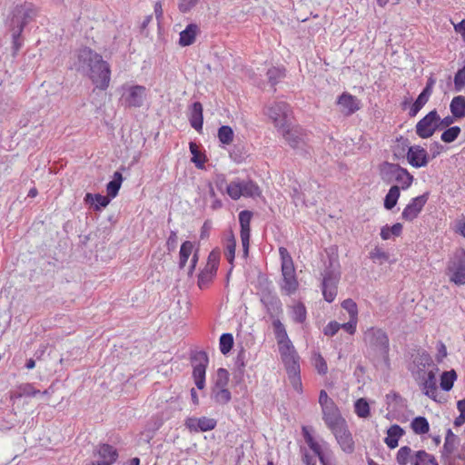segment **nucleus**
<instances>
[{
	"mask_svg": "<svg viewBox=\"0 0 465 465\" xmlns=\"http://www.w3.org/2000/svg\"><path fill=\"white\" fill-rule=\"evenodd\" d=\"M436 115L437 110L433 109L416 124L415 132L420 138L428 139L431 137L437 131H440Z\"/></svg>",
	"mask_w": 465,
	"mask_h": 465,
	"instance_id": "nucleus-14",
	"label": "nucleus"
},
{
	"mask_svg": "<svg viewBox=\"0 0 465 465\" xmlns=\"http://www.w3.org/2000/svg\"><path fill=\"white\" fill-rule=\"evenodd\" d=\"M282 360L293 390L302 393V382L301 379L300 357L296 351H283Z\"/></svg>",
	"mask_w": 465,
	"mask_h": 465,
	"instance_id": "nucleus-8",
	"label": "nucleus"
},
{
	"mask_svg": "<svg viewBox=\"0 0 465 465\" xmlns=\"http://www.w3.org/2000/svg\"><path fill=\"white\" fill-rule=\"evenodd\" d=\"M305 442L313 453L318 457L322 465H335L324 453L321 444L312 437L306 428L302 429Z\"/></svg>",
	"mask_w": 465,
	"mask_h": 465,
	"instance_id": "nucleus-24",
	"label": "nucleus"
},
{
	"mask_svg": "<svg viewBox=\"0 0 465 465\" xmlns=\"http://www.w3.org/2000/svg\"><path fill=\"white\" fill-rule=\"evenodd\" d=\"M451 272L450 276V282H454L456 285H463L465 284V265L460 267H454L451 270H449Z\"/></svg>",
	"mask_w": 465,
	"mask_h": 465,
	"instance_id": "nucleus-54",
	"label": "nucleus"
},
{
	"mask_svg": "<svg viewBox=\"0 0 465 465\" xmlns=\"http://www.w3.org/2000/svg\"><path fill=\"white\" fill-rule=\"evenodd\" d=\"M336 105L343 116H351L361 108V100L348 92L341 93L336 100Z\"/></svg>",
	"mask_w": 465,
	"mask_h": 465,
	"instance_id": "nucleus-18",
	"label": "nucleus"
},
{
	"mask_svg": "<svg viewBox=\"0 0 465 465\" xmlns=\"http://www.w3.org/2000/svg\"><path fill=\"white\" fill-rule=\"evenodd\" d=\"M411 428L415 434L423 435L430 431V424L425 417H416L411 422Z\"/></svg>",
	"mask_w": 465,
	"mask_h": 465,
	"instance_id": "nucleus-44",
	"label": "nucleus"
},
{
	"mask_svg": "<svg viewBox=\"0 0 465 465\" xmlns=\"http://www.w3.org/2000/svg\"><path fill=\"white\" fill-rule=\"evenodd\" d=\"M220 259H221V251L218 247H215L208 254L206 265L218 270Z\"/></svg>",
	"mask_w": 465,
	"mask_h": 465,
	"instance_id": "nucleus-57",
	"label": "nucleus"
},
{
	"mask_svg": "<svg viewBox=\"0 0 465 465\" xmlns=\"http://www.w3.org/2000/svg\"><path fill=\"white\" fill-rule=\"evenodd\" d=\"M378 169L381 179L385 183L396 182L403 191L409 189L414 181V176L397 163L384 161L379 164Z\"/></svg>",
	"mask_w": 465,
	"mask_h": 465,
	"instance_id": "nucleus-4",
	"label": "nucleus"
},
{
	"mask_svg": "<svg viewBox=\"0 0 465 465\" xmlns=\"http://www.w3.org/2000/svg\"><path fill=\"white\" fill-rule=\"evenodd\" d=\"M272 320L274 335L277 340L279 349H294L291 340L288 337L286 329L279 318H274Z\"/></svg>",
	"mask_w": 465,
	"mask_h": 465,
	"instance_id": "nucleus-25",
	"label": "nucleus"
},
{
	"mask_svg": "<svg viewBox=\"0 0 465 465\" xmlns=\"http://www.w3.org/2000/svg\"><path fill=\"white\" fill-rule=\"evenodd\" d=\"M437 124H439V127H440V131L445 129V128H449V127H451V124L456 121L458 120L459 118L458 117H455L454 114H451V115H447L443 118H441L439 114V113L437 112Z\"/></svg>",
	"mask_w": 465,
	"mask_h": 465,
	"instance_id": "nucleus-60",
	"label": "nucleus"
},
{
	"mask_svg": "<svg viewBox=\"0 0 465 465\" xmlns=\"http://www.w3.org/2000/svg\"><path fill=\"white\" fill-rule=\"evenodd\" d=\"M430 193L429 191L418 195L409 202V203L403 209L401 218L403 221L412 223L419 217L422 212L424 206L430 199Z\"/></svg>",
	"mask_w": 465,
	"mask_h": 465,
	"instance_id": "nucleus-13",
	"label": "nucleus"
},
{
	"mask_svg": "<svg viewBox=\"0 0 465 465\" xmlns=\"http://www.w3.org/2000/svg\"><path fill=\"white\" fill-rule=\"evenodd\" d=\"M450 111L455 117L462 119L465 117V96H454L450 104Z\"/></svg>",
	"mask_w": 465,
	"mask_h": 465,
	"instance_id": "nucleus-39",
	"label": "nucleus"
},
{
	"mask_svg": "<svg viewBox=\"0 0 465 465\" xmlns=\"http://www.w3.org/2000/svg\"><path fill=\"white\" fill-rule=\"evenodd\" d=\"M260 302L271 319L279 318L282 313V303L273 290L272 282L265 276L258 277Z\"/></svg>",
	"mask_w": 465,
	"mask_h": 465,
	"instance_id": "nucleus-6",
	"label": "nucleus"
},
{
	"mask_svg": "<svg viewBox=\"0 0 465 465\" xmlns=\"http://www.w3.org/2000/svg\"><path fill=\"white\" fill-rule=\"evenodd\" d=\"M289 104L285 102H276L267 109V115L272 121L278 133L284 129L288 124Z\"/></svg>",
	"mask_w": 465,
	"mask_h": 465,
	"instance_id": "nucleus-15",
	"label": "nucleus"
},
{
	"mask_svg": "<svg viewBox=\"0 0 465 465\" xmlns=\"http://www.w3.org/2000/svg\"><path fill=\"white\" fill-rule=\"evenodd\" d=\"M217 137L223 145H229L233 142V129L230 125H222L218 128Z\"/></svg>",
	"mask_w": 465,
	"mask_h": 465,
	"instance_id": "nucleus-45",
	"label": "nucleus"
},
{
	"mask_svg": "<svg viewBox=\"0 0 465 465\" xmlns=\"http://www.w3.org/2000/svg\"><path fill=\"white\" fill-rule=\"evenodd\" d=\"M124 181L123 174L120 171L114 172L113 179L106 184V196L112 201L119 193Z\"/></svg>",
	"mask_w": 465,
	"mask_h": 465,
	"instance_id": "nucleus-34",
	"label": "nucleus"
},
{
	"mask_svg": "<svg viewBox=\"0 0 465 465\" xmlns=\"http://www.w3.org/2000/svg\"><path fill=\"white\" fill-rule=\"evenodd\" d=\"M191 363L195 386L199 390H203L205 387L206 369L209 364V358L205 351H195L191 356Z\"/></svg>",
	"mask_w": 465,
	"mask_h": 465,
	"instance_id": "nucleus-10",
	"label": "nucleus"
},
{
	"mask_svg": "<svg viewBox=\"0 0 465 465\" xmlns=\"http://www.w3.org/2000/svg\"><path fill=\"white\" fill-rule=\"evenodd\" d=\"M241 189L242 192L243 197L248 198H256L262 196V190L259 187V185L252 181V179H249L247 181L241 180Z\"/></svg>",
	"mask_w": 465,
	"mask_h": 465,
	"instance_id": "nucleus-37",
	"label": "nucleus"
},
{
	"mask_svg": "<svg viewBox=\"0 0 465 465\" xmlns=\"http://www.w3.org/2000/svg\"><path fill=\"white\" fill-rule=\"evenodd\" d=\"M411 357L412 361L409 365V370L414 380L420 378L423 374L422 372L426 373L430 370L433 371L439 368L432 358L425 351H422L421 353L418 352Z\"/></svg>",
	"mask_w": 465,
	"mask_h": 465,
	"instance_id": "nucleus-12",
	"label": "nucleus"
},
{
	"mask_svg": "<svg viewBox=\"0 0 465 465\" xmlns=\"http://www.w3.org/2000/svg\"><path fill=\"white\" fill-rule=\"evenodd\" d=\"M341 306L349 313L351 319L358 320V306L357 303L352 299H345L341 303Z\"/></svg>",
	"mask_w": 465,
	"mask_h": 465,
	"instance_id": "nucleus-55",
	"label": "nucleus"
},
{
	"mask_svg": "<svg viewBox=\"0 0 465 465\" xmlns=\"http://www.w3.org/2000/svg\"><path fill=\"white\" fill-rule=\"evenodd\" d=\"M188 120L190 125L201 133L203 126V106L201 102L195 101L188 106Z\"/></svg>",
	"mask_w": 465,
	"mask_h": 465,
	"instance_id": "nucleus-23",
	"label": "nucleus"
},
{
	"mask_svg": "<svg viewBox=\"0 0 465 465\" xmlns=\"http://www.w3.org/2000/svg\"><path fill=\"white\" fill-rule=\"evenodd\" d=\"M319 404L322 409V420L334 436L340 448L346 453H352L355 450V442L347 421L337 404L324 390L320 391Z\"/></svg>",
	"mask_w": 465,
	"mask_h": 465,
	"instance_id": "nucleus-2",
	"label": "nucleus"
},
{
	"mask_svg": "<svg viewBox=\"0 0 465 465\" xmlns=\"http://www.w3.org/2000/svg\"><path fill=\"white\" fill-rule=\"evenodd\" d=\"M282 262V280L280 282L281 291L290 296L295 293L299 288L292 258L285 247L279 248Z\"/></svg>",
	"mask_w": 465,
	"mask_h": 465,
	"instance_id": "nucleus-7",
	"label": "nucleus"
},
{
	"mask_svg": "<svg viewBox=\"0 0 465 465\" xmlns=\"http://www.w3.org/2000/svg\"><path fill=\"white\" fill-rule=\"evenodd\" d=\"M456 380L457 373L454 370L443 371L440 379V386L441 390L445 391H450L452 389Z\"/></svg>",
	"mask_w": 465,
	"mask_h": 465,
	"instance_id": "nucleus-46",
	"label": "nucleus"
},
{
	"mask_svg": "<svg viewBox=\"0 0 465 465\" xmlns=\"http://www.w3.org/2000/svg\"><path fill=\"white\" fill-rule=\"evenodd\" d=\"M235 250H236V239L234 232L232 229L227 231V235L224 240V256L227 262L234 266V259H235ZM232 268L230 269L228 275L230 274Z\"/></svg>",
	"mask_w": 465,
	"mask_h": 465,
	"instance_id": "nucleus-28",
	"label": "nucleus"
},
{
	"mask_svg": "<svg viewBox=\"0 0 465 465\" xmlns=\"http://www.w3.org/2000/svg\"><path fill=\"white\" fill-rule=\"evenodd\" d=\"M247 156V150L242 143L234 144L232 149L230 151V157L236 163L244 162Z\"/></svg>",
	"mask_w": 465,
	"mask_h": 465,
	"instance_id": "nucleus-48",
	"label": "nucleus"
},
{
	"mask_svg": "<svg viewBox=\"0 0 465 465\" xmlns=\"http://www.w3.org/2000/svg\"><path fill=\"white\" fill-rule=\"evenodd\" d=\"M354 411L359 418L366 419L371 415V409L364 398L358 399L354 403Z\"/></svg>",
	"mask_w": 465,
	"mask_h": 465,
	"instance_id": "nucleus-51",
	"label": "nucleus"
},
{
	"mask_svg": "<svg viewBox=\"0 0 465 465\" xmlns=\"http://www.w3.org/2000/svg\"><path fill=\"white\" fill-rule=\"evenodd\" d=\"M465 266V249L458 248L454 252L453 258L448 263V270H451L454 267Z\"/></svg>",
	"mask_w": 465,
	"mask_h": 465,
	"instance_id": "nucleus-53",
	"label": "nucleus"
},
{
	"mask_svg": "<svg viewBox=\"0 0 465 465\" xmlns=\"http://www.w3.org/2000/svg\"><path fill=\"white\" fill-rule=\"evenodd\" d=\"M322 281L325 282H340L341 272L338 256L334 253L328 254V261L324 262V270L322 273Z\"/></svg>",
	"mask_w": 465,
	"mask_h": 465,
	"instance_id": "nucleus-22",
	"label": "nucleus"
},
{
	"mask_svg": "<svg viewBox=\"0 0 465 465\" xmlns=\"http://www.w3.org/2000/svg\"><path fill=\"white\" fill-rule=\"evenodd\" d=\"M217 271V269L209 267L207 265H205L203 269L200 270L199 273L197 274V286L199 289L204 290L207 288L215 278Z\"/></svg>",
	"mask_w": 465,
	"mask_h": 465,
	"instance_id": "nucleus-32",
	"label": "nucleus"
},
{
	"mask_svg": "<svg viewBox=\"0 0 465 465\" xmlns=\"http://www.w3.org/2000/svg\"><path fill=\"white\" fill-rule=\"evenodd\" d=\"M177 233H178L177 231L170 232L169 237L167 238L166 244H165L166 249L169 252H174L177 247V242H178Z\"/></svg>",
	"mask_w": 465,
	"mask_h": 465,
	"instance_id": "nucleus-63",
	"label": "nucleus"
},
{
	"mask_svg": "<svg viewBox=\"0 0 465 465\" xmlns=\"http://www.w3.org/2000/svg\"><path fill=\"white\" fill-rule=\"evenodd\" d=\"M184 425L190 432H206L214 430L217 426V420L213 418L202 416L200 418L188 417L184 420Z\"/></svg>",
	"mask_w": 465,
	"mask_h": 465,
	"instance_id": "nucleus-20",
	"label": "nucleus"
},
{
	"mask_svg": "<svg viewBox=\"0 0 465 465\" xmlns=\"http://www.w3.org/2000/svg\"><path fill=\"white\" fill-rule=\"evenodd\" d=\"M407 162L414 168H421L428 165L430 161L429 153L420 145L409 147L406 154Z\"/></svg>",
	"mask_w": 465,
	"mask_h": 465,
	"instance_id": "nucleus-21",
	"label": "nucleus"
},
{
	"mask_svg": "<svg viewBox=\"0 0 465 465\" xmlns=\"http://www.w3.org/2000/svg\"><path fill=\"white\" fill-rule=\"evenodd\" d=\"M430 94L421 91L416 100L411 104L409 116L415 117L422 107L427 104L430 97Z\"/></svg>",
	"mask_w": 465,
	"mask_h": 465,
	"instance_id": "nucleus-41",
	"label": "nucleus"
},
{
	"mask_svg": "<svg viewBox=\"0 0 465 465\" xmlns=\"http://www.w3.org/2000/svg\"><path fill=\"white\" fill-rule=\"evenodd\" d=\"M414 453L409 446L401 447L396 454V461L399 465H412Z\"/></svg>",
	"mask_w": 465,
	"mask_h": 465,
	"instance_id": "nucleus-42",
	"label": "nucleus"
},
{
	"mask_svg": "<svg viewBox=\"0 0 465 465\" xmlns=\"http://www.w3.org/2000/svg\"><path fill=\"white\" fill-rule=\"evenodd\" d=\"M384 442L389 449L393 450L398 447L399 440L405 431L400 425L393 424L387 430Z\"/></svg>",
	"mask_w": 465,
	"mask_h": 465,
	"instance_id": "nucleus-29",
	"label": "nucleus"
},
{
	"mask_svg": "<svg viewBox=\"0 0 465 465\" xmlns=\"http://www.w3.org/2000/svg\"><path fill=\"white\" fill-rule=\"evenodd\" d=\"M457 409L460 415L454 420V426L460 427L465 423V399L458 401Z\"/></svg>",
	"mask_w": 465,
	"mask_h": 465,
	"instance_id": "nucleus-61",
	"label": "nucleus"
},
{
	"mask_svg": "<svg viewBox=\"0 0 465 465\" xmlns=\"http://www.w3.org/2000/svg\"><path fill=\"white\" fill-rule=\"evenodd\" d=\"M121 97L122 104L125 107H141L146 95V88L143 85L135 84L126 88Z\"/></svg>",
	"mask_w": 465,
	"mask_h": 465,
	"instance_id": "nucleus-17",
	"label": "nucleus"
},
{
	"mask_svg": "<svg viewBox=\"0 0 465 465\" xmlns=\"http://www.w3.org/2000/svg\"><path fill=\"white\" fill-rule=\"evenodd\" d=\"M338 284L339 282L331 281V282H322L321 289L322 292V296L324 301L331 303L332 302L338 293Z\"/></svg>",
	"mask_w": 465,
	"mask_h": 465,
	"instance_id": "nucleus-38",
	"label": "nucleus"
},
{
	"mask_svg": "<svg viewBox=\"0 0 465 465\" xmlns=\"http://www.w3.org/2000/svg\"><path fill=\"white\" fill-rule=\"evenodd\" d=\"M199 258H200V249H199V245H198L193 253V256L191 258L190 264L188 267L187 276L189 278H192L193 276L197 263L199 262Z\"/></svg>",
	"mask_w": 465,
	"mask_h": 465,
	"instance_id": "nucleus-62",
	"label": "nucleus"
},
{
	"mask_svg": "<svg viewBox=\"0 0 465 465\" xmlns=\"http://www.w3.org/2000/svg\"><path fill=\"white\" fill-rule=\"evenodd\" d=\"M37 15V10L32 3L16 5L6 19V26L12 32V52L15 55L23 45L24 28Z\"/></svg>",
	"mask_w": 465,
	"mask_h": 465,
	"instance_id": "nucleus-3",
	"label": "nucleus"
},
{
	"mask_svg": "<svg viewBox=\"0 0 465 465\" xmlns=\"http://www.w3.org/2000/svg\"><path fill=\"white\" fill-rule=\"evenodd\" d=\"M230 380L229 371L223 368L217 370L214 384L212 388V399L220 405L227 404L232 395L227 386Z\"/></svg>",
	"mask_w": 465,
	"mask_h": 465,
	"instance_id": "nucleus-9",
	"label": "nucleus"
},
{
	"mask_svg": "<svg viewBox=\"0 0 465 465\" xmlns=\"http://www.w3.org/2000/svg\"><path fill=\"white\" fill-rule=\"evenodd\" d=\"M312 363L320 375H325L328 372L326 360L319 352H314L312 356Z\"/></svg>",
	"mask_w": 465,
	"mask_h": 465,
	"instance_id": "nucleus-52",
	"label": "nucleus"
},
{
	"mask_svg": "<svg viewBox=\"0 0 465 465\" xmlns=\"http://www.w3.org/2000/svg\"><path fill=\"white\" fill-rule=\"evenodd\" d=\"M194 245L191 241H184L182 242L179 251V261H178V268L179 270H183L186 266V263L190 258L193 256L194 252Z\"/></svg>",
	"mask_w": 465,
	"mask_h": 465,
	"instance_id": "nucleus-36",
	"label": "nucleus"
},
{
	"mask_svg": "<svg viewBox=\"0 0 465 465\" xmlns=\"http://www.w3.org/2000/svg\"><path fill=\"white\" fill-rule=\"evenodd\" d=\"M224 191V193H226L231 199L235 201L239 200L242 195V192L241 189V180L237 178L232 181L225 186Z\"/></svg>",
	"mask_w": 465,
	"mask_h": 465,
	"instance_id": "nucleus-50",
	"label": "nucleus"
},
{
	"mask_svg": "<svg viewBox=\"0 0 465 465\" xmlns=\"http://www.w3.org/2000/svg\"><path fill=\"white\" fill-rule=\"evenodd\" d=\"M234 339L232 333L225 332L220 336L219 349H233Z\"/></svg>",
	"mask_w": 465,
	"mask_h": 465,
	"instance_id": "nucleus-59",
	"label": "nucleus"
},
{
	"mask_svg": "<svg viewBox=\"0 0 465 465\" xmlns=\"http://www.w3.org/2000/svg\"><path fill=\"white\" fill-rule=\"evenodd\" d=\"M366 345L374 349H389V337L381 328L371 327L364 332Z\"/></svg>",
	"mask_w": 465,
	"mask_h": 465,
	"instance_id": "nucleus-19",
	"label": "nucleus"
},
{
	"mask_svg": "<svg viewBox=\"0 0 465 465\" xmlns=\"http://www.w3.org/2000/svg\"><path fill=\"white\" fill-rule=\"evenodd\" d=\"M412 465H439L436 458L425 450L415 451Z\"/></svg>",
	"mask_w": 465,
	"mask_h": 465,
	"instance_id": "nucleus-43",
	"label": "nucleus"
},
{
	"mask_svg": "<svg viewBox=\"0 0 465 465\" xmlns=\"http://www.w3.org/2000/svg\"><path fill=\"white\" fill-rule=\"evenodd\" d=\"M440 140L445 143H451L458 139L461 133V129L458 125H453L441 130Z\"/></svg>",
	"mask_w": 465,
	"mask_h": 465,
	"instance_id": "nucleus-47",
	"label": "nucleus"
},
{
	"mask_svg": "<svg viewBox=\"0 0 465 465\" xmlns=\"http://www.w3.org/2000/svg\"><path fill=\"white\" fill-rule=\"evenodd\" d=\"M198 2L199 0H180L178 9L181 13L186 14L191 11Z\"/></svg>",
	"mask_w": 465,
	"mask_h": 465,
	"instance_id": "nucleus-64",
	"label": "nucleus"
},
{
	"mask_svg": "<svg viewBox=\"0 0 465 465\" xmlns=\"http://www.w3.org/2000/svg\"><path fill=\"white\" fill-rule=\"evenodd\" d=\"M292 318L296 323H303L307 318V310L303 302H298L292 311Z\"/></svg>",
	"mask_w": 465,
	"mask_h": 465,
	"instance_id": "nucleus-49",
	"label": "nucleus"
},
{
	"mask_svg": "<svg viewBox=\"0 0 465 465\" xmlns=\"http://www.w3.org/2000/svg\"><path fill=\"white\" fill-rule=\"evenodd\" d=\"M69 69L91 80L100 90L105 91L111 81V66L102 54L87 45H81L73 54Z\"/></svg>",
	"mask_w": 465,
	"mask_h": 465,
	"instance_id": "nucleus-1",
	"label": "nucleus"
},
{
	"mask_svg": "<svg viewBox=\"0 0 465 465\" xmlns=\"http://www.w3.org/2000/svg\"><path fill=\"white\" fill-rule=\"evenodd\" d=\"M403 230V225L401 223H395L391 226L386 224L381 228V238L384 241H387L393 237H399L401 235Z\"/></svg>",
	"mask_w": 465,
	"mask_h": 465,
	"instance_id": "nucleus-40",
	"label": "nucleus"
},
{
	"mask_svg": "<svg viewBox=\"0 0 465 465\" xmlns=\"http://www.w3.org/2000/svg\"><path fill=\"white\" fill-rule=\"evenodd\" d=\"M280 134L298 155L304 158L311 156L312 147L309 144V132L306 129L300 125L288 124Z\"/></svg>",
	"mask_w": 465,
	"mask_h": 465,
	"instance_id": "nucleus-5",
	"label": "nucleus"
},
{
	"mask_svg": "<svg viewBox=\"0 0 465 465\" xmlns=\"http://www.w3.org/2000/svg\"><path fill=\"white\" fill-rule=\"evenodd\" d=\"M199 33L200 28L197 24H188L179 35L178 45L182 47L192 45L195 42L196 36Z\"/></svg>",
	"mask_w": 465,
	"mask_h": 465,
	"instance_id": "nucleus-27",
	"label": "nucleus"
},
{
	"mask_svg": "<svg viewBox=\"0 0 465 465\" xmlns=\"http://www.w3.org/2000/svg\"><path fill=\"white\" fill-rule=\"evenodd\" d=\"M111 200L106 195L101 193H86L84 197V203L94 212H101L107 207Z\"/></svg>",
	"mask_w": 465,
	"mask_h": 465,
	"instance_id": "nucleus-26",
	"label": "nucleus"
},
{
	"mask_svg": "<svg viewBox=\"0 0 465 465\" xmlns=\"http://www.w3.org/2000/svg\"><path fill=\"white\" fill-rule=\"evenodd\" d=\"M439 368L436 370H430L426 373L422 372V376L420 378L415 380L417 384L419 385L421 391L430 398L431 400L437 401L438 397V386H437V375L439 372Z\"/></svg>",
	"mask_w": 465,
	"mask_h": 465,
	"instance_id": "nucleus-16",
	"label": "nucleus"
},
{
	"mask_svg": "<svg viewBox=\"0 0 465 465\" xmlns=\"http://www.w3.org/2000/svg\"><path fill=\"white\" fill-rule=\"evenodd\" d=\"M189 150L192 154L191 162L194 163L196 168L201 170L204 169L205 163L208 161L205 153L200 152L199 145H197L195 142L189 143Z\"/></svg>",
	"mask_w": 465,
	"mask_h": 465,
	"instance_id": "nucleus-33",
	"label": "nucleus"
},
{
	"mask_svg": "<svg viewBox=\"0 0 465 465\" xmlns=\"http://www.w3.org/2000/svg\"><path fill=\"white\" fill-rule=\"evenodd\" d=\"M401 187L398 184H392L383 199V206L386 210H392L401 197Z\"/></svg>",
	"mask_w": 465,
	"mask_h": 465,
	"instance_id": "nucleus-35",
	"label": "nucleus"
},
{
	"mask_svg": "<svg viewBox=\"0 0 465 465\" xmlns=\"http://www.w3.org/2000/svg\"><path fill=\"white\" fill-rule=\"evenodd\" d=\"M40 393L39 390H35L32 384L24 383L18 387V391L16 394L17 398H21L23 396H35Z\"/></svg>",
	"mask_w": 465,
	"mask_h": 465,
	"instance_id": "nucleus-58",
	"label": "nucleus"
},
{
	"mask_svg": "<svg viewBox=\"0 0 465 465\" xmlns=\"http://www.w3.org/2000/svg\"><path fill=\"white\" fill-rule=\"evenodd\" d=\"M454 90L461 91L465 86V66L459 68L454 75Z\"/></svg>",
	"mask_w": 465,
	"mask_h": 465,
	"instance_id": "nucleus-56",
	"label": "nucleus"
},
{
	"mask_svg": "<svg viewBox=\"0 0 465 465\" xmlns=\"http://www.w3.org/2000/svg\"><path fill=\"white\" fill-rule=\"evenodd\" d=\"M287 70L284 66H271L266 71L268 84L276 92L275 86L286 77Z\"/></svg>",
	"mask_w": 465,
	"mask_h": 465,
	"instance_id": "nucleus-31",
	"label": "nucleus"
},
{
	"mask_svg": "<svg viewBox=\"0 0 465 465\" xmlns=\"http://www.w3.org/2000/svg\"><path fill=\"white\" fill-rule=\"evenodd\" d=\"M252 217L253 212L250 210H242L238 214L243 259H247L249 257L251 242V221Z\"/></svg>",
	"mask_w": 465,
	"mask_h": 465,
	"instance_id": "nucleus-11",
	"label": "nucleus"
},
{
	"mask_svg": "<svg viewBox=\"0 0 465 465\" xmlns=\"http://www.w3.org/2000/svg\"><path fill=\"white\" fill-rule=\"evenodd\" d=\"M96 454L99 460L107 462L109 465L114 464L118 459L117 450L109 444H100L97 447Z\"/></svg>",
	"mask_w": 465,
	"mask_h": 465,
	"instance_id": "nucleus-30",
	"label": "nucleus"
}]
</instances>
